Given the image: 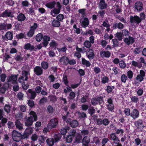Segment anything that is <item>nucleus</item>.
<instances>
[{
    "label": "nucleus",
    "mask_w": 146,
    "mask_h": 146,
    "mask_svg": "<svg viewBox=\"0 0 146 146\" xmlns=\"http://www.w3.org/2000/svg\"><path fill=\"white\" fill-rule=\"evenodd\" d=\"M17 77L16 75L12 74L10 76H9L7 78V82H10L12 81L16 82L17 80Z\"/></svg>",
    "instance_id": "21"
},
{
    "label": "nucleus",
    "mask_w": 146,
    "mask_h": 146,
    "mask_svg": "<svg viewBox=\"0 0 146 146\" xmlns=\"http://www.w3.org/2000/svg\"><path fill=\"white\" fill-rule=\"evenodd\" d=\"M30 94L28 95V96L30 99L33 100L35 98L36 96V94L35 91H33L31 89H29L27 91Z\"/></svg>",
    "instance_id": "14"
},
{
    "label": "nucleus",
    "mask_w": 146,
    "mask_h": 146,
    "mask_svg": "<svg viewBox=\"0 0 146 146\" xmlns=\"http://www.w3.org/2000/svg\"><path fill=\"white\" fill-rule=\"evenodd\" d=\"M35 32L31 30H29V31L27 33V36L29 37H32L34 35Z\"/></svg>",
    "instance_id": "64"
},
{
    "label": "nucleus",
    "mask_w": 146,
    "mask_h": 146,
    "mask_svg": "<svg viewBox=\"0 0 146 146\" xmlns=\"http://www.w3.org/2000/svg\"><path fill=\"white\" fill-rule=\"evenodd\" d=\"M0 17H2L3 18L10 17L12 18L13 17V15L11 10L6 9L4 12L0 14Z\"/></svg>",
    "instance_id": "4"
},
{
    "label": "nucleus",
    "mask_w": 146,
    "mask_h": 146,
    "mask_svg": "<svg viewBox=\"0 0 146 146\" xmlns=\"http://www.w3.org/2000/svg\"><path fill=\"white\" fill-rule=\"evenodd\" d=\"M107 109L110 111H112L114 109V105L113 104H107L106 106Z\"/></svg>",
    "instance_id": "54"
},
{
    "label": "nucleus",
    "mask_w": 146,
    "mask_h": 146,
    "mask_svg": "<svg viewBox=\"0 0 146 146\" xmlns=\"http://www.w3.org/2000/svg\"><path fill=\"white\" fill-rule=\"evenodd\" d=\"M141 21V19L137 15H135L133 17L131 16L130 17V22L131 23H134L138 24Z\"/></svg>",
    "instance_id": "9"
},
{
    "label": "nucleus",
    "mask_w": 146,
    "mask_h": 146,
    "mask_svg": "<svg viewBox=\"0 0 146 146\" xmlns=\"http://www.w3.org/2000/svg\"><path fill=\"white\" fill-rule=\"evenodd\" d=\"M11 107L9 104H5L4 107V109L7 114L9 113L11 111Z\"/></svg>",
    "instance_id": "35"
},
{
    "label": "nucleus",
    "mask_w": 146,
    "mask_h": 146,
    "mask_svg": "<svg viewBox=\"0 0 146 146\" xmlns=\"http://www.w3.org/2000/svg\"><path fill=\"white\" fill-rule=\"evenodd\" d=\"M33 71L34 74L37 76L41 75L43 73V70L40 66H35L34 68Z\"/></svg>",
    "instance_id": "8"
},
{
    "label": "nucleus",
    "mask_w": 146,
    "mask_h": 146,
    "mask_svg": "<svg viewBox=\"0 0 146 146\" xmlns=\"http://www.w3.org/2000/svg\"><path fill=\"white\" fill-rule=\"evenodd\" d=\"M17 96L19 100H23V98L24 96V94L22 92H19L18 93Z\"/></svg>",
    "instance_id": "62"
},
{
    "label": "nucleus",
    "mask_w": 146,
    "mask_h": 146,
    "mask_svg": "<svg viewBox=\"0 0 146 146\" xmlns=\"http://www.w3.org/2000/svg\"><path fill=\"white\" fill-rule=\"evenodd\" d=\"M73 137L69 135L66 138V141L68 143H71Z\"/></svg>",
    "instance_id": "63"
},
{
    "label": "nucleus",
    "mask_w": 146,
    "mask_h": 146,
    "mask_svg": "<svg viewBox=\"0 0 146 146\" xmlns=\"http://www.w3.org/2000/svg\"><path fill=\"white\" fill-rule=\"evenodd\" d=\"M141 51V48L140 47H139L135 48L133 50V52L134 54H137L140 53Z\"/></svg>",
    "instance_id": "47"
},
{
    "label": "nucleus",
    "mask_w": 146,
    "mask_h": 146,
    "mask_svg": "<svg viewBox=\"0 0 146 146\" xmlns=\"http://www.w3.org/2000/svg\"><path fill=\"white\" fill-rule=\"evenodd\" d=\"M17 38L18 39H21L23 38H26V35L23 33H21L17 35H16Z\"/></svg>",
    "instance_id": "43"
},
{
    "label": "nucleus",
    "mask_w": 146,
    "mask_h": 146,
    "mask_svg": "<svg viewBox=\"0 0 146 146\" xmlns=\"http://www.w3.org/2000/svg\"><path fill=\"white\" fill-rule=\"evenodd\" d=\"M30 116L27 119L25 120V125L27 127H30L33 124L34 121H36L37 120V116L36 112L31 111L29 113Z\"/></svg>",
    "instance_id": "1"
},
{
    "label": "nucleus",
    "mask_w": 146,
    "mask_h": 146,
    "mask_svg": "<svg viewBox=\"0 0 146 146\" xmlns=\"http://www.w3.org/2000/svg\"><path fill=\"white\" fill-rule=\"evenodd\" d=\"M135 126L140 129H143L144 127V125L143 123L142 119H139L135 121L134 123Z\"/></svg>",
    "instance_id": "12"
},
{
    "label": "nucleus",
    "mask_w": 146,
    "mask_h": 146,
    "mask_svg": "<svg viewBox=\"0 0 146 146\" xmlns=\"http://www.w3.org/2000/svg\"><path fill=\"white\" fill-rule=\"evenodd\" d=\"M47 101V98L45 97H43L39 100V103L40 104L42 105L44 102Z\"/></svg>",
    "instance_id": "52"
},
{
    "label": "nucleus",
    "mask_w": 146,
    "mask_h": 146,
    "mask_svg": "<svg viewBox=\"0 0 146 146\" xmlns=\"http://www.w3.org/2000/svg\"><path fill=\"white\" fill-rule=\"evenodd\" d=\"M115 36L117 38L119 41H121L123 39V35L121 32H117L115 35Z\"/></svg>",
    "instance_id": "37"
},
{
    "label": "nucleus",
    "mask_w": 146,
    "mask_h": 146,
    "mask_svg": "<svg viewBox=\"0 0 146 146\" xmlns=\"http://www.w3.org/2000/svg\"><path fill=\"white\" fill-rule=\"evenodd\" d=\"M95 111L96 110L93 107L88 109V113L90 114L91 116L95 113Z\"/></svg>",
    "instance_id": "50"
},
{
    "label": "nucleus",
    "mask_w": 146,
    "mask_h": 146,
    "mask_svg": "<svg viewBox=\"0 0 146 146\" xmlns=\"http://www.w3.org/2000/svg\"><path fill=\"white\" fill-rule=\"evenodd\" d=\"M121 33L123 36H126L129 35V32L127 30L125 29L122 30Z\"/></svg>",
    "instance_id": "58"
},
{
    "label": "nucleus",
    "mask_w": 146,
    "mask_h": 146,
    "mask_svg": "<svg viewBox=\"0 0 146 146\" xmlns=\"http://www.w3.org/2000/svg\"><path fill=\"white\" fill-rule=\"evenodd\" d=\"M82 64L85 65L86 67H90L91 65L90 62L84 58H82Z\"/></svg>",
    "instance_id": "29"
},
{
    "label": "nucleus",
    "mask_w": 146,
    "mask_h": 146,
    "mask_svg": "<svg viewBox=\"0 0 146 146\" xmlns=\"http://www.w3.org/2000/svg\"><path fill=\"white\" fill-rule=\"evenodd\" d=\"M69 58L68 56H63L61 58L59 61L64 66H67L68 64Z\"/></svg>",
    "instance_id": "13"
},
{
    "label": "nucleus",
    "mask_w": 146,
    "mask_h": 146,
    "mask_svg": "<svg viewBox=\"0 0 146 146\" xmlns=\"http://www.w3.org/2000/svg\"><path fill=\"white\" fill-rule=\"evenodd\" d=\"M103 99V97L101 96L98 97L97 98H92L91 100L92 104L93 106H96L98 104L101 105L104 102Z\"/></svg>",
    "instance_id": "2"
},
{
    "label": "nucleus",
    "mask_w": 146,
    "mask_h": 146,
    "mask_svg": "<svg viewBox=\"0 0 146 146\" xmlns=\"http://www.w3.org/2000/svg\"><path fill=\"white\" fill-rule=\"evenodd\" d=\"M24 48L26 50H29L31 51L34 50L35 47L33 45H31L30 43L26 44L24 46Z\"/></svg>",
    "instance_id": "20"
},
{
    "label": "nucleus",
    "mask_w": 146,
    "mask_h": 146,
    "mask_svg": "<svg viewBox=\"0 0 146 146\" xmlns=\"http://www.w3.org/2000/svg\"><path fill=\"white\" fill-rule=\"evenodd\" d=\"M132 66H134L135 67H137L139 68H141L142 66V64L141 63H138L137 61L133 60L131 62Z\"/></svg>",
    "instance_id": "30"
},
{
    "label": "nucleus",
    "mask_w": 146,
    "mask_h": 146,
    "mask_svg": "<svg viewBox=\"0 0 146 146\" xmlns=\"http://www.w3.org/2000/svg\"><path fill=\"white\" fill-rule=\"evenodd\" d=\"M124 27L125 26L121 22H119L118 23L117 22L114 23L111 28L114 30L117 29L119 30H122L124 28Z\"/></svg>",
    "instance_id": "7"
},
{
    "label": "nucleus",
    "mask_w": 146,
    "mask_h": 146,
    "mask_svg": "<svg viewBox=\"0 0 146 146\" xmlns=\"http://www.w3.org/2000/svg\"><path fill=\"white\" fill-rule=\"evenodd\" d=\"M27 104L28 106L31 108L33 107L35 105L34 101L31 100H29Z\"/></svg>",
    "instance_id": "60"
},
{
    "label": "nucleus",
    "mask_w": 146,
    "mask_h": 146,
    "mask_svg": "<svg viewBox=\"0 0 146 146\" xmlns=\"http://www.w3.org/2000/svg\"><path fill=\"white\" fill-rule=\"evenodd\" d=\"M21 134L15 130H13L12 134L13 140L15 141L19 142L21 140Z\"/></svg>",
    "instance_id": "5"
},
{
    "label": "nucleus",
    "mask_w": 146,
    "mask_h": 146,
    "mask_svg": "<svg viewBox=\"0 0 146 146\" xmlns=\"http://www.w3.org/2000/svg\"><path fill=\"white\" fill-rule=\"evenodd\" d=\"M41 66L43 70H46L48 68L49 64L47 62L43 61L41 63Z\"/></svg>",
    "instance_id": "33"
},
{
    "label": "nucleus",
    "mask_w": 146,
    "mask_h": 146,
    "mask_svg": "<svg viewBox=\"0 0 146 146\" xmlns=\"http://www.w3.org/2000/svg\"><path fill=\"white\" fill-rule=\"evenodd\" d=\"M100 55L102 58L106 57L109 58L111 56V53L108 51H102L100 52Z\"/></svg>",
    "instance_id": "17"
},
{
    "label": "nucleus",
    "mask_w": 146,
    "mask_h": 146,
    "mask_svg": "<svg viewBox=\"0 0 146 146\" xmlns=\"http://www.w3.org/2000/svg\"><path fill=\"white\" fill-rule=\"evenodd\" d=\"M60 11V10L57 9L56 8L54 9L53 11H51V15H52L53 17H55V15H53L52 13V12H53V13H54L55 14H58L59 13Z\"/></svg>",
    "instance_id": "48"
},
{
    "label": "nucleus",
    "mask_w": 146,
    "mask_h": 146,
    "mask_svg": "<svg viewBox=\"0 0 146 146\" xmlns=\"http://www.w3.org/2000/svg\"><path fill=\"white\" fill-rule=\"evenodd\" d=\"M139 111L136 108L134 109L131 111L130 116L133 119L137 118L139 116Z\"/></svg>",
    "instance_id": "10"
},
{
    "label": "nucleus",
    "mask_w": 146,
    "mask_h": 146,
    "mask_svg": "<svg viewBox=\"0 0 146 146\" xmlns=\"http://www.w3.org/2000/svg\"><path fill=\"white\" fill-rule=\"evenodd\" d=\"M56 19L59 21H62L64 18L63 15L62 14H59L56 17Z\"/></svg>",
    "instance_id": "49"
},
{
    "label": "nucleus",
    "mask_w": 146,
    "mask_h": 146,
    "mask_svg": "<svg viewBox=\"0 0 146 146\" xmlns=\"http://www.w3.org/2000/svg\"><path fill=\"white\" fill-rule=\"evenodd\" d=\"M43 44L44 46L46 47L48 45V41L50 40V38L49 36L44 35L43 37Z\"/></svg>",
    "instance_id": "18"
},
{
    "label": "nucleus",
    "mask_w": 146,
    "mask_h": 146,
    "mask_svg": "<svg viewBox=\"0 0 146 146\" xmlns=\"http://www.w3.org/2000/svg\"><path fill=\"white\" fill-rule=\"evenodd\" d=\"M43 35L41 33L38 34L36 37V40L38 42H40L43 38Z\"/></svg>",
    "instance_id": "42"
},
{
    "label": "nucleus",
    "mask_w": 146,
    "mask_h": 146,
    "mask_svg": "<svg viewBox=\"0 0 146 146\" xmlns=\"http://www.w3.org/2000/svg\"><path fill=\"white\" fill-rule=\"evenodd\" d=\"M17 20L20 22L23 21L25 20L26 18L24 14L20 13L18 15L17 17Z\"/></svg>",
    "instance_id": "27"
},
{
    "label": "nucleus",
    "mask_w": 146,
    "mask_h": 146,
    "mask_svg": "<svg viewBox=\"0 0 146 146\" xmlns=\"http://www.w3.org/2000/svg\"><path fill=\"white\" fill-rule=\"evenodd\" d=\"M15 125L17 128L19 130H21L23 128L22 124L18 119L15 122Z\"/></svg>",
    "instance_id": "31"
},
{
    "label": "nucleus",
    "mask_w": 146,
    "mask_h": 146,
    "mask_svg": "<svg viewBox=\"0 0 146 146\" xmlns=\"http://www.w3.org/2000/svg\"><path fill=\"white\" fill-rule=\"evenodd\" d=\"M33 129L31 127L27 128L25 132L29 135L32 134L33 132Z\"/></svg>",
    "instance_id": "59"
},
{
    "label": "nucleus",
    "mask_w": 146,
    "mask_h": 146,
    "mask_svg": "<svg viewBox=\"0 0 146 146\" xmlns=\"http://www.w3.org/2000/svg\"><path fill=\"white\" fill-rule=\"evenodd\" d=\"M139 110L141 111H143L146 110V104L143 102L141 103L140 105L139 106Z\"/></svg>",
    "instance_id": "41"
},
{
    "label": "nucleus",
    "mask_w": 146,
    "mask_h": 146,
    "mask_svg": "<svg viewBox=\"0 0 146 146\" xmlns=\"http://www.w3.org/2000/svg\"><path fill=\"white\" fill-rule=\"evenodd\" d=\"M115 133H112L110 134V139L114 141L115 143L119 142L120 141L118 137H117Z\"/></svg>",
    "instance_id": "16"
},
{
    "label": "nucleus",
    "mask_w": 146,
    "mask_h": 146,
    "mask_svg": "<svg viewBox=\"0 0 146 146\" xmlns=\"http://www.w3.org/2000/svg\"><path fill=\"white\" fill-rule=\"evenodd\" d=\"M67 123L69 124L73 128L77 127L78 125V122L76 120H73L70 121H68Z\"/></svg>",
    "instance_id": "23"
},
{
    "label": "nucleus",
    "mask_w": 146,
    "mask_h": 146,
    "mask_svg": "<svg viewBox=\"0 0 146 146\" xmlns=\"http://www.w3.org/2000/svg\"><path fill=\"white\" fill-rule=\"evenodd\" d=\"M52 25L54 27H59L60 26V23L57 19H54L51 22Z\"/></svg>",
    "instance_id": "28"
},
{
    "label": "nucleus",
    "mask_w": 146,
    "mask_h": 146,
    "mask_svg": "<svg viewBox=\"0 0 146 146\" xmlns=\"http://www.w3.org/2000/svg\"><path fill=\"white\" fill-rule=\"evenodd\" d=\"M47 144L49 146H52L55 142L54 138H51L48 139L46 140Z\"/></svg>",
    "instance_id": "32"
},
{
    "label": "nucleus",
    "mask_w": 146,
    "mask_h": 146,
    "mask_svg": "<svg viewBox=\"0 0 146 146\" xmlns=\"http://www.w3.org/2000/svg\"><path fill=\"white\" fill-rule=\"evenodd\" d=\"M121 82L125 83L127 80V76L125 74H123L121 76Z\"/></svg>",
    "instance_id": "39"
},
{
    "label": "nucleus",
    "mask_w": 146,
    "mask_h": 146,
    "mask_svg": "<svg viewBox=\"0 0 146 146\" xmlns=\"http://www.w3.org/2000/svg\"><path fill=\"white\" fill-rule=\"evenodd\" d=\"M89 24V21L87 17H85L83 21L81 23V26L84 28H86L88 26Z\"/></svg>",
    "instance_id": "19"
},
{
    "label": "nucleus",
    "mask_w": 146,
    "mask_h": 146,
    "mask_svg": "<svg viewBox=\"0 0 146 146\" xmlns=\"http://www.w3.org/2000/svg\"><path fill=\"white\" fill-rule=\"evenodd\" d=\"M61 135L60 133L55 134L54 136V140L55 142H57L61 138Z\"/></svg>",
    "instance_id": "38"
},
{
    "label": "nucleus",
    "mask_w": 146,
    "mask_h": 146,
    "mask_svg": "<svg viewBox=\"0 0 146 146\" xmlns=\"http://www.w3.org/2000/svg\"><path fill=\"white\" fill-rule=\"evenodd\" d=\"M124 112L126 116H130L131 112H130V110L129 108H125Z\"/></svg>",
    "instance_id": "53"
},
{
    "label": "nucleus",
    "mask_w": 146,
    "mask_h": 146,
    "mask_svg": "<svg viewBox=\"0 0 146 146\" xmlns=\"http://www.w3.org/2000/svg\"><path fill=\"white\" fill-rule=\"evenodd\" d=\"M84 46L87 48H90L92 46L91 43L88 40H85L83 43Z\"/></svg>",
    "instance_id": "36"
},
{
    "label": "nucleus",
    "mask_w": 146,
    "mask_h": 146,
    "mask_svg": "<svg viewBox=\"0 0 146 146\" xmlns=\"http://www.w3.org/2000/svg\"><path fill=\"white\" fill-rule=\"evenodd\" d=\"M143 5L142 2L137 1L135 4L134 9L138 11H141L143 9Z\"/></svg>",
    "instance_id": "11"
},
{
    "label": "nucleus",
    "mask_w": 146,
    "mask_h": 146,
    "mask_svg": "<svg viewBox=\"0 0 146 146\" xmlns=\"http://www.w3.org/2000/svg\"><path fill=\"white\" fill-rule=\"evenodd\" d=\"M70 128L69 127H66L65 128H62V129L60 131V133L61 135H66V133L67 132V130H69Z\"/></svg>",
    "instance_id": "44"
},
{
    "label": "nucleus",
    "mask_w": 146,
    "mask_h": 146,
    "mask_svg": "<svg viewBox=\"0 0 146 146\" xmlns=\"http://www.w3.org/2000/svg\"><path fill=\"white\" fill-rule=\"evenodd\" d=\"M89 50L86 52V55L89 60H92L95 56L94 52L92 49H89Z\"/></svg>",
    "instance_id": "15"
},
{
    "label": "nucleus",
    "mask_w": 146,
    "mask_h": 146,
    "mask_svg": "<svg viewBox=\"0 0 146 146\" xmlns=\"http://www.w3.org/2000/svg\"><path fill=\"white\" fill-rule=\"evenodd\" d=\"M47 110L48 112L50 114L52 113L54 110L53 108L50 105H49L47 106Z\"/></svg>",
    "instance_id": "56"
},
{
    "label": "nucleus",
    "mask_w": 146,
    "mask_h": 146,
    "mask_svg": "<svg viewBox=\"0 0 146 146\" xmlns=\"http://www.w3.org/2000/svg\"><path fill=\"white\" fill-rule=\"evenodd\" d=\"M123 41L125 44L129 45L130 44H133L135 42V39L130 36H129L128 37H126L123 39Z\"/></svg>",
    "instance_id": "6"
},
{
    "label": "nucleus",
    "mask_w": 146,
    "mask_h": 146,
    "mask_svg": "<svg viewBox=\"0 0 146 146\" xmlns=\"http://www.w3.org/2000/svg\"><path fill=\"white\" fill-rule=\"evenodd\" d=\"M58 123V121L57 118H54L52 119L47 125V127L50 129L56 128Z\"/></svg>",
    "instance_id": "3"
},
{
    "label": "nucleus",
    "mask_w": 146,
    "mask_h": 146,
    "mask_svg": "<svg viewBox=\"0 0 146 146\" xmlns=\"http://www.w3.org/2000/svg\"><path fill=\"white\" fill-rule=\"evenodd\" d=\"M99 6L100 8L102 10L107 8V4L106 3L105 0H100Z\"/></svg>",
    "instance_id": "22"
},
{
    "label": "nucleus",
    "mask_w": 146,
    "mask_h": 146,
    "mask_svg": "<svg viewBox=\"0 0 146 146\" xmlns=\"http://www.w3.org/2000/svg\"><path fill=\"white\" fill-rule=\"evenodd\" d=\"M13 33L12 32L8 31L5 35L6 40H11L13 38Z\"/></svg>",
    "instance_id": "25"
},
{
    "label": "nucleus",
    "mask_w": 146,
    "mask_h": 146,
    "mask_svg": "<svg viewBox=\"0 0 146 146\" xmlns=\"http://www.w3.org/2000/svg\"><path fill=\"white\" fill-rule=\"evenodd\" d=\"M56 4V2L53 1L47 3L46 4L45 6L48 8L52 9L54 7Z\"/></svg>",
    "instance_id": "24"
},
{
    "label": "nucleus",
    "mask_w": 146,
    "mask_h": 146,
    "mask_svg": "<svg viewBox=\"0 0 146 146\" xmlns=\"http://www.w3.org/2000/svg\"><path fill=\"white\" fill-rule=\"evenodd\" d=\"M82 139L81 135L80 134H78L76 137L75 141L78 143H79Z\"/></svg>",
    "instance_id": "57"
},
{
    "label": "nucleus",
    "mask_w": 146,
    "mask_h": 146,
    "mask_svg": "<svg viewBox=\"0 0 146 146\" xmlns=\"http://www.w3.org/2000/svg\"><path fill=\"white\" fill-rule=\"evenodd\" d=\"M131 98V101L133 103H137L139 101V98L136 96H132Z\"/></svg>",
    "instance_id": "46"
},
{
    "label": "nucleus",
    "mask_w": 146,
    "mask_h": 146,
    "mask_svg": "<svg viewBox=\"0 0 146 146\" xmlns=\"http://www.w3.org/2000/svg\"><path fill=\"white\" fill-rule=\"evenodd\" d=\"M119 65L120 68L121 69H124L125 68L126 66V65L125 62L123 60H121L120 61L119 63Z\"/></svg>",
    "instance_id": "45"
},
{
    "label": "nucleus",
    "mask_w": 146,
    "mask_h": 146,
    "mask_svg": "<svg viewBox=\"0 0 146 146\" xmlns=\"http://www.w3.org/2000/svg\"><path fill=\"white\" fill-rule=\"evenodd\" d=\"M109 80V78L106 76H105L102 78V84H105L106 83H108Z\"/></svg>",
    "instance_id": "51"
},
{
    "label": "nucleus",
    "mask_w": 146,
    "mask_h": 146,
    "mask_svg": "<svg viewBox=\"0 0 146 146\" xmlns=\"http://www.w3.org/2000/svg\"><path fill=\"white\" fill-rule=\"evenodd\" d=\"M127 76L128 79H132L133 76V72L131 70L128 71L127 72Z\"/></svg>",
    "instance_id": "40"
},
{
    "label": "nucleus",
    "mask_w": 146,
    "mask_h": 146,
    "mask_svg": "<svg viewBox=\"0 0 146 146\" xmlns=\"http://www.w3.org/2000/svg\"><path fill=\"white\" fill-rule=\"evenodd\" d=\"M49 45L50 47L51 48V49L54 48L55 50H56V48L58 45V43H56L54 40H52Z\"/></svg>",
    "instance_id": "26"
},
{
    "label": "nucleus",
    "mask_w": 146,
    "mask_h": 146,
    "mask_svg": "<svg viewBox=\"0 0 146 146\" xmlns=\"http://www.w3.org/2000/svg\"><path fill=\"white\" fill-rule=\"evenodd\" d=\"M69 96V99L70 100H72L75 97V93L74 92H71L70 93Z\"/></svg>",
    "instance_id": "61"
},
{
    "label": "nucleus",
    "mask_w": 146,
    "mask_h": 146,
    "mask_svg": "<svg viewBox=\"0 0 146 146\" xmlns=\"http://www.w3.org/2000/svg\"><path fill=\"white\" fill-rule=\"evenodd\" d=\"M22 75L23 77H25V80L27 81L28 79V75H30V73L27 71L23 70L22 71Z\"/></svg>",
    "instance_id": "34"
},
{
    "label": "nucleus",
    "mask_w": 146,
    "mask_h": 146,
    "mask_svg": "<svg viewBox=\"0 0 146 146\" xmlns=\"http://www.w3.org/2000/svg\"><path fill=\"white\" fill-rule=\"evenodd\" d=\"M115 131L116 132L115 133L116 134H118L119 133L121 134L120 135V136H121V135H122L123 133L124 132L123 130L122 129H116Z\"/></svg>",
    "instance_id": "55"
}]
</instances>
